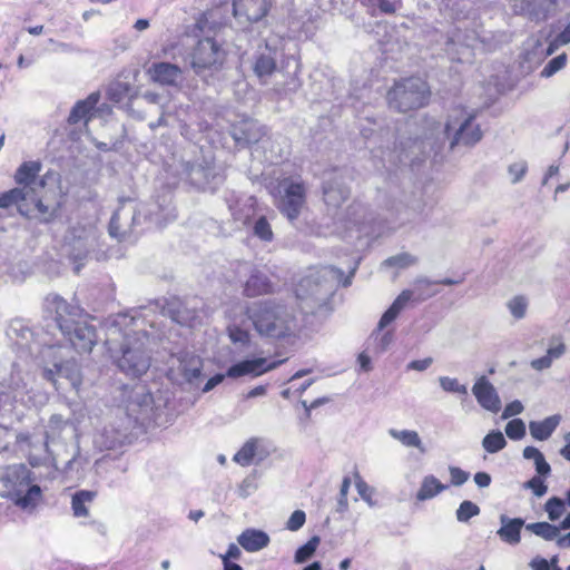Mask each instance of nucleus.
<instances>
[{
    "mask_svg": "<svg viewBox=\"0 0 570 570\" xmlns=\"http://www.w3.org/2000/svg\"><path fill=\"white\" fill-rule=\"evenodd\" d=\"M229 324L227 326L228 336L232 343L243 351L249 345V334L243 325L250 320L254 327L261 335L274 338H287L295 343L297 338L292 336V332L297 328L295 318L283 306L271 302L255 304L250 308L242 305L235 306L228 314Z\"/></svg>",
    "mask_w": 570,
    "mask_h": 570,
    "instance_id": "nucleus-1",
    "label": "nucleus"
},
{
    "mask_svg": "<svg viewBox=\"0 0 570 570\" xmlns=\"http://www.w3.org/2000/svg\"><path fill=\"white\" fill-rule=\"evenodd\" d=\"M483 137L480 125L475 121V114L465 108H455L449 115L444 128L439 122L430 124L428 131L423 137L409 139L403 146L406 156L416 155L417 153H426V148L431 150L439 149L446 139L450 140V148L456 146L472 147L476 145Z\"/></svg>",
    "mask_w": 570,
    "mask_h": 570,
    "instance_id": "nucleus-2",
    "label": "nucleus"
},
{
    "mask_svg": "<svg viewBox=\"0 0 570 570\" xmlns=\"http://www.w3.org/2000/svg\"><path fill=\"white\" fill-rule=\"evenodd\" d=\"M138 322L134 315L117 316L107 331L106 346L110 356H135L154 352L158 341L140 328Z\"/></svg>",
    "mask_w": 570,
    "mask_h": 570,
    "instance_id": "nucleus-3",
    "label": "nucleus"
},
{
    "mask_svg": "<svg viewBox=\"0 0 570 570\" xmlns=\"http://www.w3.org/2000/svg\"><path fill=\"white\" fill-rule=\"evenodd\" d=\"M46 302L47 307L56 315L58 328L73 350L79 354L91 353L97 335L92 326L79 321L82 313L80 307L68 304L58 295H49Z\"/></svg>",
    "mask_w": 570,
    "mask_h": 570,
    "instance_id": "nucleus-4",
    "label": "nucleus"
},
{
    "mask_svg": "<svg viewBox=\"0 0 570 570\" xmlns=\"http://www.w3.org/2000/svg\"><path fill=\"white\" fill-rule=\"evenodd\" d=\"M358 263L354 262L348 275L333 266H323L309 269L297 284L296 296L302 302L313 301L317 305L324 304L341 285L348 286L356 272Z\"/></svg>",
    "mask_w": 570,
    "mask_h": 570,
    "instance_id": "nucleus-5",
    "label": "nucleus"
},
{
    "mask_svg": "<svg viewBox=\"0 0 570 570\" xmlns=\"http://www.w3.org/2000/svg\"><path fill=\"white\" fill-rule=\"evenodd\" d=\"M7 336L11 345V351L17 354H29L40 356L57 353L55 350L61 348L56 345L51 335L43 331H36L28 321L16 318L11 321Z\"/></svg>",
    "mask_w": 570,
    "mask_h": 570,
    "instance_id": "nucleus-6",
    "label": "nucleus"
},
{
    "mask_svg": "<svg viewBox=\"0 0 570 570\" xmlns=\"http://www.w3.org/2000/svg\"><path fill=\"white\" fill-rule=\"evenodd\" d=\"M430 87L419 77L402 79L387 92L389 106L400 112L424 107L430 98Z\"/></svg>",
    "mask_w": 570,
    "mask_h": 570,
    "instance_id": "nucleus-7",
    "label": "nucleus"
},
{
    "mask_svg": "<svg viewBox=\"0 0 570 570\" xmlns=\"http://www.w3.org/2000/svg\"><path fill=\"white\" fill-rule=\"evenodd\" d=\"M96 243V228L92 224L77 223L68 229L62 252L75 263L76 273H79Z\"/></svg>",
    "mask_w": 570,
    "mask_h": 570,
    "instance_id": "nucleus-8",
    "label": "nucleus"
},
{
    "mask_svg": "<svg viewBox=\"0 0 570 570\" xmlns=\"http://www.w3.org/2000/svg\"><path fill=\"white\" fill-rule=\"evenodd\" d=\"M412 296V291L406 289L394 299L379 321L377 330L370 336L366 352L382 354L387 351L393 341V334L390 331H385V328L397 318Z\"/></svg>",
    "mask_w": 570,
    "mask_h": 570,
    "instance_id": "nucleus-9",
    "label": "nucleus"
},
{
    "mask_svg": "<svg viewBox=\"0 0 570 570\" xmlns=\"http://www.w3.org/2000/svg\"><path fill=\"white\" fill-rule=\"evenodd\" d=\"M306 187L303 181L293 178H285L278 185L276 207L293 222L298 218L305 204Z\"/></svg>",
    "mask_w": 570,
    "mask_h": 570,
    "instance_id": "nucleus-10",
    "label": "nucleus"
},
{
    "mask_svg": "<svg viewBox=\"0 0 570 570\" xmlns=\"http://www.w3.org/2000/svg\"><path fill=\"white\" fill-rule=\"evenodd\" d=\"M223 57L224 53L219 45L215 40L206 38L197 43L193 52L191 66L196 72H200L203 69L220 63Z\"/></svg>",
    "mask_w": 570,
    "mask_h": 570,
    "instance_id": "nucleus-11",
    "label": "nucleus"
},
{
    "mask_svg": "<svg viewBox=\"0 0 570 570\" xmlns=\"http://www.w3.org/2000/svg\"><path fill=\"white\" fill-rule=\"evenodd\" d=\"M238 276L249 275L244 285V294L248 297L265 295L272 292V284L268 277L262 272L254 268L249 263L242 262L236 266Z\"/></svg>",
    "mask_w": 570,
    "mask_h": 570,
    "instance_id": "nucleus-12",
    "label": "nucleus"
},
{
    "mask_svg": "<svg viewBox=\"0 0 570 570\" xmlns=\"http://www.w3.org/2000/svg\"><path fill=\"white\" fill-rule=\"evenodd\" d=\"M288 358L271 361V358H244L242 362L230 366L227 371L229 377L259 376L283 364Z\"/></svg>",
    "mask_w": 570,
    "mask_h": 570,
    "instance_id": "nucleus-13",
    "label": "nucleus"
},
{
    "mask_svg": "<svg viewBox=\"0 0 570 570\" xmlns=\"http://www.w3.org/2000/svg\"><path fill=\"white\" fill-rule=\"evenodd\" d=\"M557 0H512L513 10L531 20L544 21L556 9Z\"/></svg>",
    "mask_w": 570,
    "mask_h": 570,
    "instance_id": "nucleus-14",
    "label": "nucleus"
},
{
    "mask_svg": "<svg viewBox=\"0 0 570 570\" xmlns=\"http://www.w3.org/2000/svg\"><path fill=\"white\" fill-rule=\"evenodd\" d=\"M147 73L154 82L161 86L177 87L183 81L181 69L169 62L153 63L148 68Z\"/></svg>",
    "mask_w": 570,
    "mask_h": 570,
    "instance_id": "nucleus-15",
    "label": "nucleus"
},
{
    "mask_svg": "<svg viewBox=\"0 0 570 570\" xmlns=\"http://www.w3.org/2000/svg\"><path fill=\"white\" fill-rule=\"evenodd\" d=\"M269 0H234L235 17H244L247 21L256 22L263 19L269 11Z\"/></svg>",
    "mask_w": 570,
    "mask_h": 570,
    "instance_id": "nucleus-16",
    "label": "nucleus"
},
{
    "mask_svg": "<svg viewBox=\"0 0 570 570\" xmlns=\"http://www.w3.org/2000/svg\"><path fill=\"white\" fill-rule=\"evenodd\" d=\"M472 392L483 409L492 413H498L501 410L500 397L493 385L484 376L475 382Z\"/></svg>",
    "mask_w": 570,
    "mask_h": 570,
    "instance_id": "nucleus-17",
    "label": "nucleus"
},
{
    "mask_svg": "<svg viewBox=\"0 0 570 570\" xmlns=\"http://www.w3.org/2000/svg\"><path fill=\"white\" fill-rule=\"evenodd\" d=\"M30 190L27 188H12L0 195V208L16 205L22 216H31L32 208L28 204Z\"/></svg>",
    "mask_w": 570,
    "mask_h": 570,
    "instance_id": "nucleus-18",
    "label": "nucleus"
},
{
    "mask_svg": "<svg viewBox=\"0 0 570 570\" xmlns=\"http://www.w3.org/2000/svg\"><path fill=\"white\" fill-rule=\"evenodd\" d=\"M238 543L248 552H256L269 543V537L266 532L256 529H246L237 538Z\"/></svg>",
    "mask_w": 570,
    "mask_h": 570,
    "instance_id": "nucleus-19",
    "label": "nucleus"
},
{
    "mask_svg": "<svg viewBox=\"0 0 570 570\" xmlns=\"http://www.w3.org/2000/svg\"><path fill=\"white\" fill-rule=\"evenodd\" d=\"M366 209L360 204H354L348 207L347 213L344 217L343 225L347 232L355 229L357 236L367 235L368 230L365 225Z\"/></svg>",
    "mask_w": 570,
    "mask_h": 570,
    "instance_id": "nucleus-20",
    "label": "nucleus"
},
{
    "mask_svg": "<svg viewBox=\"0 0 570 570\" xmlns=\"http://www.w3.org/2000/svg\"><path fill=\"white\" fill-rule=\"evenodd\" d=\"M41 170V164L39 161H24L22 163L14 174V181L21 185L20 188H27L30 194L33 190L31 185L35 183L37 176Z\"/></svg>",
    "mask_w": 570,
    "mask_h": 570,
    "instance_id": "nucleus-21",
    "label": "nucleus"
},
{
    "mask_svg": "<svg viewBox=\"0 0 570 570\" xmlns=\"http://www.w3.org/2000/svg\"><path fill=\"white\" fill-rule=\"evenodd\" d=\"M253 69L255 75L264 81V79L269 77L276 69L275 52L268 47L258 52Z\"/></svg>",
    "mask_w": 570,
    "mask_h": 570,
    "instance_id": "nucleus-22",
    "label": "nucleus"
},
{
    "mask_svg": "<svg viewBox=\"0 0 570 570\" xmlns=\"http://www.w3.org/2000/svg\"><path fill=\"white\" fill-rule=\"evenodd\" d=\"M97 497L96 491L79 490L71 497V510L76 518H88L89 505L95 501Z\"/></svg>",
    "mask_w": 570,
    "mask_h": 570,
    "instance_id": "nucleus-23",
    "label": "nucleus"
},
{
    "mask_svg": "<svg viewBox=\"0 0 570 570\" xmlns=\"http://www.w3.org/2000/svg\"><path fill=\"white\" fill-rule=\"evenodd\" d=\"M98 101H99L98 92H92L85 100L78 101L73 106V108L68 117V122L71 125H75V124L79 122L80 120L87 121L89 119V114L94 110V108L96 107Z\"/></svg>",
    "mask_w": 570,
    "mask_h": 570,
    "instance_id": "nucleus-24",
    "label": "nucleus"
},
{
    "mask_svg": "<svg viewBox=\"0 0 570 570\" xmlns=\"http://www.w3.org/2000/svg\"><path fill=\"white\" fill-rule=\"evenodd\" d=\"M371 16L393 14L402 9V0H357Z\"/></svg>",
    "mask_w": 570,
    "mask_h": 570,
    "instance_id": "nucleus-25",
    "label": "nucleus"
},
{
    "mask_svg": "<svg viewBox=\"0 0 570 570\" xmlns=\"http://www.w3.org/2000/svg\"><path fill=\"white\" fill-rule=\"evenodd\" d=\"M560 423V416H548L542 421H532L529 424L530 433L538 441L548 440Z\"/></svg>",
    "mask_w": 570,
    "mask_h": 570,
    "instance_id": "nucleus-26",
    "label": "nucleus"
},
{
    "mask_svg": "<svg viewBox=\"0 0 570 570\" xmlns=\"http://www.w3.org/2000/svg\"><path fill=\"white\" fill-rule=\"evenodd\" d=\"M42 500L41 488L37 484L29 487V489L22 493L17 492L13 498V503L22 510L32 511Z\"/></svg>",
    "mask_w": 570,
    "mask_h": 570,
    "instance_id": "nucleus-27",
    "label": "nucleus"
},
{
    "mask_svg": "<svg viewBox=\"0 0 570 570\" xmlns=\"http://www.w3.org/2000/svg\"><path fill=\"white\" fill-rule=\"evenodd\" d=\"M169 314L173 322L188 327L195 326L198 320L197 309L195 307H188L181 302H178L176 306H173L169 309Z\"/></svg>",
    "mask_w": 570,
    "mask_h": 570,
    "instance_id": "nucleus-28",
    "label": "nucleus"
},
{
    "mask_svg": "<svg viewBox=\"0 0 570 570\" xmlns=\"http://www.w3.org/2000/svg\"><path fill=\"white\" fill-rule=\"evenodd\" d=\"M449 488L448 484H443L434 475H426L423 478L420 489L416 492L417 501L430 500Z\"/></svg>",
    "mask_w": 570,
    "mask_h": 570,
    "instance_id": "nucleus-29",
    "label": "nucleus"
},
{
    "mask_svg": "<svg viewBox=\"0 0 570 570\" xmlns=\"http://www.w3.org/2000/svg\"><path fill=\"white\" fill-rule=\"evenodd\" d=\"M149 358H116V365L132 377H139L149 368Z\"/></svg>",
    "mask_w": 570,
    "mask_h": 570,
    "instance_id": "nucleus-30",
    "label": "nucleus"
},
{
    "mask_svg": "<svg viewBox=\"0 0 570 570\" xmlns=\"http://www.w3.org/2000/svg\"><path fill=\"white\" fill-rule=\"evenodd\" d=\"M524 521L520 518L508 520L499 530V537L507 543L518 544L521 540V529Z\"/></svg>",
    "mask_w": 570,
    "mask_h": 570,
    "instance_id": "nucleus-31",
    "label": "nucleus"
},
{
    "mask_svg": "<svg viewBox=\"0 0 570 570\" xmlns=\"http://www.w3.org/2000/svg\"><path fill=\"white\" fill-rule=\"evenodd\" d=\"M348 196V189L342 184L326 185L324 187V200L327 206L337 207Z\"/></svg>",
    "mask_w": 570,
    "mask_h": 570,
    "instance_id": "nucleus-32",
    "label": "nucleus"
},
{
    "mask_svg": "<svg viewBox=\"0 0 570 570\" xmlns=\"http://www.w3.org/2000/svg\"><path fill=\"white\" fill-rule=\"evenodd\" d=\"M311 372V368H304L295 372L287 381L291 385L282 391L283 397L288 399L291 395L302 394L313 383V380H306L298 386L295 385V381L309 374Z\"/></svg>",
    "mask_w": 570,
    "mask_h": 570,
    "instance_id": "nucleus-33",
    "label": "nucleus"
},
{
    "mask_svg": "<svg viewBox=\"0 0 570 570\" xmlns=\"http://www.w3.org/2000/svg\"><path fill=\"white\" fill-rule=\"evenodd\" d=\"M257 448V440L250 439L236 452L233 460L242 466H248L254 461Z\"/></svg>",
    "mask_w": 570,
    "mask_h": 570,
    "instance_id": "nucleus-34",
    "label": "nucleus"
},
{
    "mask_svg": "<svg viewBox=\"0 0 570 570\" xmlns=\"http://www.w3.org/2000/svg\"><path fill=\"white\" fill-rule=\"evenodd\" d=\"M28 204L32 208L30 217H37L41 222H49L56 214V209L49 208L36 196L35 191L28 198Z\"/></svg>",
    "mask_w": 570,
    "mask_h": 570,
    "instance_id": "nucleus-35",
    "label": "nucleus"
},
{
    "mask_svg": "<svg viewBox=\"0 0 570 570\" xmlns=\"http://www.w3.org/2000/svg\"><path fill=\"white\" fill-rule=\"evenodd\" d=\"M75 367V362L67 360L59 364H55V368H46L43 372V376L46 380L56 383L58 377H67L72 380V368Z\"/></svg>",
    "mask_w": 570,
    "mask_h": 570,
    "instance_id": "nucleus-36",
    "label": "nucleus"
},
{
    "mask_svg": "<svg viewBox=\"0 0 570 570\" xmlns=\"http://www.w3.org/2000/svg\"><path fill=\"white\" fill-rule=\"evenodd\" d=\"M252 233L255 237L261 239L262 242L269 243L274 238V233L272 229V225L267 217L258 216L254 219L252 226Z\"/></svg>",
    "mask_w": 570,
    "mask_h": 570,
    "instance_id": "nucleus-37",
    "label": "nucleus"
},
{
    "mask_svg": "<svg viewBox=\"0 0 570 570\" xmlns=\"http://www.w3.org/2000/svg\"><path fill=\"white\" fill-rule=\"evenodd\" d=\"M527 530L547 541L558 539L559 535V528L548 522L529 523L527 524Z\"/></svg>",
    "mask_w": 570,
    "mask_h": 570,
    "instance_id": "nucleus-38",
    "label": "nucleus"
},
{
    "mask_svg": "<svg viewBox=\"0 0 570 570\" xmlns=\"http://www.w3.org/2000/svg\"><path fill=\"white\" fill-rule=\"evenodd\" d=\"M255 199L247 198L242 207H233L230 206L232 215L235 220L240 222L243 225H248L250 223L252 217H254Z\"/></svg>",
    "mask_w": 570,
    "mask_h": 570,
    "instance_id": "nucleus-39",
    "label": "nucleus"
},
{
    "mask_svg": "<svg viewBox=\"0 0 570 570\" xmlns=\"http://www.w3.org/2000/svg\"><path fill=\"white\" fill-rule=\"evenodd\" d=\"M417 263V258L410 253H400L391 256L383 262L385 267H392L395 269H404L413 266Z\"/></svg>",
    "mask_w": 570,
    "mask_h": 570,
    "instance_id": "nucleus-40",
    "label": "nucleus"
},
{
    "mask_svg": "<svg viewBox=\"0 0 570 570\" xmlns=\"http://www.w3.org/2000/svg\"><path fill=\"white\" fill-rule=\"evenodd\" d=\"M482 445L489 453H497L500 450L504 449L507 445V441L500 431H491L488 433L483 441Z\"/></svg>",
    "mask_w": 570,
    "mask_h": 570,
    "instance_id": "nucleus-41",
    "label": "nucleus"
},
{
    "mask_svg": "<svg viewBox=\"0 0 570 570\" xmlns=\"http://www.w3.org/2000/svg\"><path fill=\"white\" fill-rule=\"evenodd\" d=\"M130 86L127 82L116 81L109 86L107 95L111 101L120 104L128 98Z\"/></svg>",
    "mask_w": 570,
    "mask_h": 570,
    "instance_id": "nucleus-42",
    "label": "nucleus"
},
{
    "mask_svg": "<svg viewBox=\"0 0 570 570\" xmlns=\"http://www.w3.org/2000/svg\"><path fill=\"white\" fill-rule=\"evenodd\" d=\"M391 434L393 438L399 440L405 446H413V448L421 449L423 451L421 439L415 431H410V430L391 431Z\"/></svg>",
    "mask_w": 570,
    "mask_h": 570,
    "instance_id": "nucleus-43",
    "label": "nucleus"
},
{
    "mask_svg": "<svg viewBox=\"0 0 570 570\" xmlns=\"http://www.w3.org/2000/svg\"><path fill=\"white\" fill-rule=\"evenodd\" d=\"M320 543L318 537H312L305 544L299 547L295 552V562L303 563L307 561L316 551Z\"/></svg>",
    "mask_w": 570,
    "mask_h": 570,
    "instance_id": "nucleus-44",
    "label": "nucleus"
},
{
    "mask_svg": "<svg viewBox=\"0 0 570 570\" xmlns=\"http://www.w3.org/2000/svg\"><path fill=\"white\" fill-rule=\"evenodd\" d=\"M508 175L511 184L520 183L528 173V163L525 160H517L508 166Z\"/></svg>",
    "mask_w": 570,
    "mask_h": 570,
    "instance_id": "nucleus-45",
    "label": "nucleus"
},
{
    "mask_svg": "<svg viewBox=\"0 0 570 570\" xmlns=\"http://www.w3.org/2000/svg\"><path fill=\"white\" fill-rule=\"evenodd\" d=\"M480 513V508L472 501H463L456 510V519L460 522H468L471 518Z\"/></svg>",
    "mask_w": 570,
    "mask_h": 570,
    "instance_id": "nucleus-46",
    "label": "nucleus"
},
{
    "mask_svg": "<svg viewBox=\"0 0 570 570\" xmlns=\"http://www.w3.org/2000/svg\"><path fill=\"white\" fill-rule=\"evenodd\" d=\"M544 510L547 511L549 519L551 521H556L564 511V502L558 497H552L546 502Z\"/></svg>",
    "mask_w": 570,
    "mask_h": 570,
    "instance_id": "nucleus-47",
    "label": "nucleus"
},
{
    "mask_svg": "<svg viewBox=\"0 0 570 570\" xmlns=\"http://www.w3.org/2000/svg\"><path fill=\"white\" fill-rule=\"evenodd\" d=\"M505 433L511 440H520L525 435V425L522 420L513 419L505 425Z\"/></svg>",
    "mask_w": 570,
    "mask_h": 570,
    "instance_id": "nucleus-48",
    "label": "nucleus"
},
{
    "mask_svg": "<svg viewBox=\"0 0 570 570\" xmlns=\"http://www.w3.org/2000/svg\"><path fill=\"white\" fill-rule=\"evenodd\" d=\"M566 62H567L566 53L554 57L544 66V68L541 71V76L544 78H549V77L553 76L556 72H558L566 66Z\"/></svg>",
    "mask_w": 570,
    "mask_h": 570,
    "instance_id": "nucleus-49",
    "label": "nucleus"
},
{
    "mask_svg": "<svg viewBox=\"0 0 570 570\" xmlns=\"http://www.w3.org/2000/svg\"><path fill=\"white\" fill-rule=\"evenodd\" d=\"M528 302L522 296H515L508 303V308L517 320L523 318L527 312Z\"/></svg>",
    "mask_w": 570,
    "mask_h": 570,
    "instance_id": "nucleus-50",
    "label": "nucleus"
},
{
    "mask_svg": "<svg viewBox=\"0 0 570 570\" xmlns=\"http://www.w3.org/2000/svg\"><path fill=\"white\" fill-rule=\"evenodd\" d=\"M440 384L444 391L454 392L463 395L468 394L466 387L464 385H461L456 379L441 377Z\"/></svg>",
    "mask_w": 570,
    "mask_h": 570,
    "instance_id": "nucleus-51",
    "label": "nucleus"
},
{
    "mask_svg": "<svg viewBox=\"0 0 570 570\" xmlns=\"http://www.w3.org/2000/svg\"><path fill=\"white\" fill-rule=\"evenodd\" d=\"M306 521V514L302 510H295L286 522V529L289 531L299 530Z\"/></svg>",
    "mask_w": 570,
    "mask_h": 570,
    "instance_id": "nucleus-52",
    "label": "nucleus"
},
{
    "mask_svg": "<svg viewBox=\"0 0 570 570\" xmlns=\"http://www.w3.org/2000/svg\"><path fill=\"white\" fill-rule=\"evenodd\" d=\"M121 213L115 212L109 224V234L111 237L122 239L125 236V230H121Z\"/></svg>",
    "mask_w": 570,
    "mask_h": 570,
    "instance_id": "nucleus-53",
    "label": "nucleus"
},
{
    "mask_svg": "<svg viewBox=\"0 0 570 570\" xmlns=\"http://www.w3.org/2000/svg\"><path fill=\"white\" fill-rule=\"evenodd\" d=\"M451 484L459 487L465 483L469 479V473L458 466H450Z\"/></svg>",
    "mask_w": 570,
    "mask_h": 570,
    "instance_id": "nucleus-54",
    "label": "nucleus"
},
{
    "mask_svg": "<svg viewBox=\"0 0 570 570\" xmlns=\"http://www.w3.org/2000/svg\"><path fill=\"white\" fill-rule=\"evenodd\" d=\"M525 488L531 489L537 497L544 495L547 490H548V488L544 484L543 480L540 479L539 476H533L532 479H530L525 483Z\"/></svg>",
    "mask_w": 570,
    "mask_h": 570,
    "instance_id": "nucleus-55",
    "label": "nucleus"
},
{
    "mask_svg": "<svg viewBox=\"0 0 570 570\" xmlns=\"http://www.w3.org/2000/svg\"><path fill=\"white\" fill-rule=\"evenodd\" d=\"M351 488V478L350 476H344L343 480H342V483H341V488H340V499H338V503L342 507L343 510H346L347 509V494H348V490Z\"/></svg>",
    "mask_w": 570,
    "mask_h": 570,
    "instance_id": "nucleus-56",
    "label": "nucleus"
},
{
    "mask_svg": "<svg viewBox=\"0 0 570 570\" xmlns=\"http://www.w3.org/2000/svg\"><path fill=\"white\" fill-rule=\"evenodd\" d=\"M566 352L564 343L560 338H552L548 347L547 356H560Z\"/></svg>",
    "mask_w": 570,
    "mask_h": 570,
    "instance_id": "nucleus-57",
    "label": "nucleus"
},
{
    "mask_svg": "<svg viewBox=\"0 0 570 570\" xmlns=\"http://www.w3.org/2000/svg\"><path fill=\"white\" fill-rule=\"evenodd\" d=\"M523 411V405L520 401H513L507 404L503 417H510L520 414Z\"/></svg>",
    "mask_w": 570,
    "mask_h": 570,
    "instance_id": "nucleus-58",
    "label": "nucleus"
},
{
    "mask_svg": "<svg viewBox=\"0 0 570 570\" xmlns=\"http://www.w3.org/2000/svg\"><path fill=\"white\" fill-rule=\"evenodd\" d=\"M242 556V552L239 548L235 543H230L227 548V551L220 556L222 560H228L232 559H239Z\"/></svg>",
    "mask_w": 570,
    "mask_h": 570,
    "instance_id": "nucleus-59",
    "label": "nucleus"
},
{
    "mask_svg": "<svg viewBox=\"0 0 570 570\" xmlns=\"http://www.w3.org/2000/svg\"><path fill=\"white\" fill-rule=\"evenodd\" d=\"M356 476H357L356 489L358 491V494L363 499L368 500L370 499V494H371L370 487L367 485V483L358 474Z\"/></svg>",
    "mask_w": 570,
    "mask_h": 570,
    "instance_id": "nucleus-60",
    "label": "nucleus"
},
{
    "mask_svg": "<svg viewBox=\"0 0 570 570\" xmlns=\"http://www.w3.org/2000/svg\"><path fill=\"white\" fill-rule=\"evenodd\" d=\"M534 464H535V470L539 474L541 475H547L550 473L551 469H550V465L549 463L546 461L543 454L540 455L535 461H534Z\"/></svg>",
    "mask_w": 570,
    "mask_h": 570,
    "instance_id": "nucleus-61",
    "label": "nucleus"
},
{
    "mask_svg": "<svg viewBox=\"0 0 570 570\" xmlns=\"http://www.w3.org/2000/svg\"><path fill=\"white\" fill-rule=\"evenodd\" d=\"M202 364L193 365L190 368H186L185 377L188 382H194L202 375Z\"/></svg>",
    "mask_w": 570,
    "mask_h": 570,
    "instance_id": "nucleus-62",
    "label": "nucleus"
},
{
    "mask_svg": "<svg viewBox=\"0 0 570 570\" xmlns=\"http://www.w3.org/2000/svg\"><path fill=\"white\" fill-rule=\"evenodd\" d=\"M569 42H570V22L564 28V30L557 36L553 43L556 46H563Z\"/></svg>",
    "mask_w": 570,
    "mask_h": 570,
    "instance_id": "nucleus-63",
    "label": "nucleus"
},
{
    "mask_svg": "<svg viewBox=\"0 0 570 570\" xmlns=\"http://www.w3.org/2000/svg\"><path fill=\"white\" fill-rule=\"evenodd\" d=\"M474 482L480 488H487L491 483V476L487 472H478L474 474Z\"/></svg>",
    "mask_w": 570,
    "mask_h": 570,
    "instance_id": "nucleus-64",
    "label": "nucleus"
}]
</instances>
